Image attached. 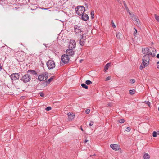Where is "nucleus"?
Listing matches in <instances>:
<instances>
[{
	"mask_svg": "<svg viewBox=\"0 0 159 159\" xmlns=\"http://www.w3.org/2000/svg\"><path fill=\"white\" fill-rule=\"evenodd\" d=\"M46 65L49 69H52L54 68L55 66V62L52 60H49L46 63Z\"/></svg>",
	"mask_w": 159,
	"mask_h": 159,
	"instance_id": "obj_3",
	"label": "nucleus"
},
{
	"mask_svg": "<svg viewBox=\"0 0 159 159\" xmlns=\"http://www.w3.org/2000/svg\"><path fill=\"white\" fill-rule=\"evenodd\" d=\"M74 31L75 34H80L83 32L81 27L78 25H75L74 26Z\"/></svg>",
	"mask_w": 159,
	"mask_h": 159,
	"instance_id": "obj_4",
	"label": "nucleus"
},
{
	"mask_svg": "<svg viewBox=\"0 0 159 159\" xmlns=\"http://www.w3.org/2000/svg\"><path fill=\"white\" fill-rule=\"evenodd\" d=\"M150 60L148 55H144L143 58V64L144 66H147L149 63Z\"/></svg>",
	"mask_w": 159,
	"mask_h": 159,
	"instance_id": "obj_2",
	"label": "nucleus"
},
{
	"mask_svg": "<svg viewBox=\"0 0 159 159\" xmlns=\"http://www.w3.org/2000/svg\"><path fill=\"white\" fill-rule=\"evenodd\" d=\"M41 82L40 85L42 88L47 86L51 82L52 80H39Z\"/></svg>",
	"mask_w": 159,
	"mask_h": 159,
	"instance_id": "obj_7",
	"label": "nucleus"
},
{
	"mask_svg": "<svg viewBox=\"0 0 159 159\" xmlns=\"http://www.w3.org/2000/svg\"><path fill=\"white\" fill-rule=\"evenodd\" d=\"M134 29L135 30L134 31V32L133 33V35L134 36H136V34L137 33V29L134 28Z\"/></svg>",
	"mask_w": 159,
	"mask_h": 159,
	"instance_id": "obj_31",
	"label": "nucleus"
},
{
	"mask_svg": "<svg viewBox=\"0 0 159 159\" xmlns=\"http://www.w3.org/2000/svg\"><path fill=\"white\" fill-rule=\"evenodd\" d=\"M116 36L118 39H120L122 36V34L121 33L118 32L116 34Z\"/></svg>",
	"mask_w": 159,
	"mask_h": 159,
	"instance_id": "obj_22",
	"label": "nucleus"
},
{
	"mask_svg": "<svg viewBox=\"0 0 159 159\" xmlns=\"http://www.w3.org/2000/svg\"><path fill=\"white\" fill-rule=\"evenodd\" d=\"M81 16L83 20L86 21L88 20L89 16L86 14L84 13V14H83Z\"/></svg>",
	"mask_w": 159,
	"mask_h": 159,
	"instance_id": "obj_18",
	"label": "nucleus"
},
{
	"mask_svg": "<svg viewBox=\"0 0 159 159\" xmlns=\"http://www.w3.org/2000/svg\"><path fill=\"white\" fill-rule=\"evenodd\" d=\"M125 9L126 11L127 12L129 13L130 15H131V14L129 10V9L128 7H126V8H125Z\"/></svg>",
	"mask_w": 159,
	"mask_h": 159,
	"instance_id": "obj_26",
	"label": "nucleus"
},
{
	"mask_svg": "<svg viewBox=\"0 0 159 159\" xmlns=\"http://www.w3.org/2000/svg\"><path fill=\"white\" fill-rule=\"evenodd\" d=\"M81 39L80 40V43L81 46L84 45L86 39L85 34H83L81 35Z\"/></svg>",
	"mask_w": 159,
	"mask_h": 159,
	"instance_id": "obj_10",
	"label": "nucleus"
},
{
	"mask_svg": "<svg viewBox=\"0 0 159 159\" xmlns=\"http://www.w3.org/2000/svg\"><path fill=\"white\" fill-rule=\"evenodd\" d=\"M156 57L157 58H159V54H157Z\"/></svg>",
	"mask_w": 159,
	"mask_h": 159,
	"instance_id": "obj_47",
	"label": "nucleus"
},
{
	"mask_svg": "<svg viewBox=\"0 0 159 159\" xmlns=\"http://www.w3.org/2000/svg\"><path fill=\"white\" fill-rule=\"evenodd\" d=\"M125 120L123 119H121L118 120V121L121 123H122L125 122Z\"/></svg>",
	"mask_w": 159,
	"mask_h": 159,
	"instance_id": "obj_28",
	"label": "nucleus"
},
{
	"mask_svg": "<svg viewBox=\"0 0 159 159\" xmlns=\"http://www.w3.org/2000/svg\"><path fill=\"white\" fill-rule=\"evenodd\" d=\"M135 92V91L134 90H130L129 91V93L131 95L134 94Z\"/></svg>",
	"mask_w": 159,
	"mask_h": 159,
	"instance_id": "obj_25",
	"label": "nucleus"
},
{
	"mask_svg": "<svg viewBox=\"0 0 159 159\" xmlns=\"http://www.w3.org/2000/svg\"><path fill=\"white\" fill-rule=\"evenodd\" d=\"M94 11H91V18L92 19L94 18Z\"/></svg>",
	"mask_w": 159,
	"mask_h": 159,
	"instance_id": "obj_30",
	"label": "nucleus"
},
{
	"mask_svg": "<svg viewBox=\"0 0 159 159\" xmlns=\"http://www.w3.org/2000/svg\"><path fill=\"white\" fill-rule=\"evenodd\" d=\"M131 129L130 127H128L125 130L127 132H129L131 130Z\"/></svg>",
	"mask_w": 159,
	"mask_h": 159,
	"instance_id": "obj_32",
	"label": "nucleus"
},
{
	"mask_svg": "<svg viewBox=\"0 0 159 159\" xmlns=\"http://www.w3.org/2000/svg\"><path fill=\"white\" fill-rule=\"evenodd\" d=\"M48 76L47 72L43 73L38 76V80H47Z\"/></svg>",
	"mask_w": 159,
	"mask_h": 159,
	"instance_id": "obj_6",
	"label": "nucleus"
},
{
	"mask_svg": "<svg viewBox=\"0 0 159 159\" xmlns=\"http://www.w3.org/2000/svg\"><path fill=\"white\" fill-rule=\"evenodd\" d=\"M28 73L31 74L32 75H34V77H37L38 76L37 73L34 70H28Z\"/></svg>",
	"mask_w": 159,
	"mask_h": 159,
	"instance_id": "obj_16",
	"label": "nucleus"
},
{
	"mask_svg": "<svg viewBox=\"0 0 159 159\" xmlns=\"http://www.w3.org/2000/svg\"><path fill=\"white\" fill-rule=\"evenodd\" d=\"M143 158L144 159H149L150 156L148 153H145L143 156Z\"/></svg>",
	"mask_w": 159,
	"mask_h": 159,
	"instance_id": "obj_21",
	"label": "nucleus"
},
{
	"mask_svg": "<svg viewBox=\"0 0 159 159\" xmlns=\"http://www.w3.org/2000/svg\"><path fill=\"white\" fill-rule=\"evenodd\" d=\"M145 66H142V65H141L140 66V69L141 70H142L144 67H145Z\"/></svg>",
	"mask_w": 159,
	"mask_h": 159,
	"instance_id": "obj_41",
	"label": "nucleus"
},
{
	"mask_svg": "<svg viewBox=\"0 0 159 159\" xmlns=\"http://www.w3.org/2000/svg\"><path fill=\"white\" fill-rule=\"evenodd\" d=\"M73 49H68L66 51V53L68 56H72L74 54L75 52L73 50Z\"/></svg>",
	"mask_w": 159,
	"mask_h": 159,
	"instance_id": "obj_13",
	"label": "nucleus"
},
{
	"mask_svg": "<svg viewBox=\"0 0 159 159\" xmlns=\"http://www.w3.org/2000/svg\"><path fill=\"white\" fill-rule=\"evenodd\" d=\"M149 48H143L142 49V52L144 54H146L144 55H148L149 56V54H150V53H149Z\"/></svg>",
	"mask_w": 159,
	"mask_h": 159,
	"instance_id": "obj_14",
	"label": "nucleus"
},
{
	"mask_svg": "<svg viewBox=\"0 0 159 159\" xmlns=\"http://www.w3.org/2000/svg\"><path fill=\"white\" fill-rule=\"evenodd\" d=\"M157 134L158 135H159V131H157Z\"/></svg>",
	"mask_w": 159,
	"mask_h": 159,
	"instance_id": "obj_49",
	"label": "nucleus"
},
{
	"mask_svg": "<svg viewBox=\"0 0 159 159\" xmlns=\"http://www.w3.org/2000/svg\"><path fill=\"white\" fill-rule=\"evenodd\" d=\"M61 59L62 61L65 64L67 63L69 61V58L67 55H62Z\"/></svg>",
	"mask_w": 159,
	"mask_h": 159,
	"instance_id": "obj_9",
	"label": "nucleus"
},
{
	"mask_svg": "<svg viewBox=\"0 0 159 159\" xmlns=\"http://www.w3.org/2000/svg\"><path fill=\"white\" fill-rule=\"evenodd\" d=\"M52 109V108L51 107H50V106H49V107H47L46 109H45V110L47 111H49L50 110H51Z\"/></svg>",
	"mask_w": 159,
	"mask_h": 159,
	"instance_id": "obj_34",
	"label": "nucleus"
},
{
	"mask_svg": "<svg viewBox=\"0 0 159 159\" xmlns=\"http://www.w3.org/2000/svg\"><path fill=\"white\" fill-rule=\"evenodd\" d=\"M149 53L150 54H149V56L151 55L152 57H155L156 56V50L155 48L150 47L149 48Z\"/></svg>",
	"mask_w": 159,
	"mask_h": 159,
	"instance_id": "obj_11",
	"label": "nucleus"
},
{
	"mask_svg": "<svg viewBox=\"0 0 159 159\" xmlns=\"http://www.w3.org/2000/svg\"><path fill=\"white\" fill-rule=\"evenodd\" d=\"M67 115L69 121H71L74 119L75 114L73 113L69 112L67 114Z\"/></svg>",
	"mask_w": 159,
	"mask_h": 159,
	"instance_id": "obj_15",
	"label": "nucleus"
},
{
	"mask_svg": "<svg viewBox=\"0 0 159 159\" xmlns=\"http://www.w3.org/2000/svg\"><path fill=\"white\" fill-rule=\"evenodd\" d=\"M110 66V63H108L105 66L104 68V71L106 72V71L108 70L109 67Z\"/></svg>",
	"mask_w": 159,
	"mask_h": 159,
	"instance_id": "obj_20",
	"label": "nucleus"
},
{
	"mask_svg": "<svg viewBox=\"0 0 159 159\" xmlns=\"http://www.w3.org/2000/svg\"><path fill=\"white\" fill-rule=\"evenodd\" d=\"M152 136L154 137H156L157 136V133L155 131H154L152 133Z\"/></svg>",
	"mask_w": 159,
	"mask_h": 159,
	"instance_id": "obj_29",
	"label": "nucleus"
},
{
	"mask_svg": "<svg viewBox=\"0 0 159 159\" xmlns=\"http://www.w3.org/2000/svg\"><path fill=\"white\" fill-rule=\"evenodd\" d=\"M132 20L134 21V24L137 26H139L140 23L139 19L135 16L133 15L131 17Z\"/></svg>",
	"mask_w": 159,
	"mask_h": 159,
	"instance_id": "obj_5",
	"label": "nucleus"
},
{
	"mask_svg": "<svg viewBox=\"0 0 159 159\" xmlns=\"http://www.w3.org/2000/svg\"><path fill=\"white\" fill-rule=\"evenodd\" d=\"M135 82V80H130V83H134Z\"/></svg>",
	"mask_w": 159,
	"mask_h": 159,
	"instance_id": "obj_43",
	"label": "nucleus"
},
{
	"mask_svg": "<svg viewBox=\"0 0 159 159\" xmlns=\"http://www.w3.org/2000/svg\"><path fill=\"white\" fill-rule=\"evenodd\" d=\"M111 79V76H109L107 77L106 78V80H110Z\"/></svg>",
	"mask_w": 159,
	"mask_h": 159,
	"instance_id": "obj_42",
	"label": "nucleus"
},
{
	"mask_svg": "<svg viewBox=\"0 0 159 159\" xmlns=\"http://www.w3.org/2000/svg\"><path fill=\"white\" fill-rule=\"evenodd\" d=\"M108 106H110V104H109V105L108 104Z\"/></svg>",
	"mask_w": 159,
	"mask_h": 159,
	"instance_id": "obj_53",
	"label": "nucleus"
},
{
	"mask_svg": "<svg viewBox=\"0 0 159 159\" xmlns=\"http://www.w3.org/2000/svg\"><path fill=\"white\" fill-rule=\"evenodd\" d=\"M76 44L75 41L74 40H71L69 43L68 48L71 49H74L76 47Z\"/></svg>",
	"mask_w": 159,
	"mask_h": 159,
	"instance_id": "obj_8",
	"label": "nucleus"
},
{
	"mask_svg": "<svg viewBox=\"0 0 159 159\" xmlns=\"http://www.w3.org/2000/svg\"><path fill=\"white\" fill-rule=\"evenodd\" d=\"M110 147L114 150L116 151L118 150L120 148V146L117 144H111L110 145Z\"/></svg>",
	"mask_w": 159,
	"mask_h": 159,
	"instance_id": "obj_17",
	"label": "nucleus"
},
{
	"mask_svg": "<svg viewBox=\"0 0 159 159\" xmlns=\"http://www.w3.org/2000/svg\"><path fill=\"white\" fill-rule=\"evenodd\" d=\"M92 82L90 80H87L85 82V83L87 85H89L92 84Z\"/></svg>",
	"mask_w": 159,
	"mask_h": 159,
	"instance_id": "obj_27",
	"label": "nucleus"
},
{
	"mask_svg": "<svg viewBox=\"0 0 159 159\" xmlns=\"http://www.w3.org/2000/svg\"><path fill=\"white\" fill-rule=\"evenodd\" d=\"M154 16L156 20L159 22V16L157 15V14H154Z\"/></svg>",
	"mask_w": 159,
	"mask_h": 159,
	"instance_id": "obj_24",
	"label": "nucleus"
},
{
	"mask_svg": "<svg viewBox=\"0 0 159 159\" xmlns=\"http://www.w3.org/2000/svg\"><path fill=\"white\" fill-rule=\"evenodd\" d=\"M2 69V67L1 66V64L0 63V70Z\"/></svg>",
	"mask_w": 159,
	"mask_h": 159,
	"instance_id": "obj_46",
	"label": "nucleus"
},
{
	"mask_svg": "<svg viewBox=\"0 0 159 159\" xmlns=\"http://www.w3.org/2000/svg\"><path fill=\"white\" fill-rule=\"evenodd\" d=\"M145 103H146V104H147L150 107V102L148 101H146V102H145Z\"/></svg>",
	"mask_w": 159,
	"mask_h": 159,
	"instance_id": "obj_36",
	"label": "nucleus"
},
{
	"mask_svg": "<svg viewBox=\"0 0 159 159\" xmlns=\"http://www.w3.org/2000/svg\"><path fill=\"white\" fill-rule=\"evenodd\" d=\"M19 76L20 75L18 73H14L11 74V80H18Z\"/></svg>",
	"mask_w": 159,
	"mask_h": 159,
	"instance_id": "obj_12",
	"label": "nucleus"
},
{
	"mask_svg": "<svg viewBox=\"0 0 159 159\" xmlns=\"http://www.w3.org/2000/svg\"><path fill=\"white\" fill-rule=\"evenodd\" d=\"M76 13L79 16H81L84 12L85 9L84 7L82 6H77L75 9Z\"/></svg>",
	"mask_w": 159,
	"mask_h": 159,
	"instance_id": "obj_1",
	"label": "nucleus"
},
{
	"mask_svg": "<svg viewBox=\"0 0 159 159\" xmlns=\"http://www.w3.org/2000/svg\"><path fill=\"white\" fill-rule=\"evenodd\" d=\"M39 94L41 97H44V94L42 92L39 93Z\"/></svg>",
	"mask_w": 159,
	"mask_h": 159,
	"instance_id": "obj_33",
	"label": "nucleus"
},
{
	"mask_svg": "<svg viewBox=\"0 0 159 159\" xmlns=\"http://www.w3.org/2000/svg\"><path fill=\"white\" fill-rule=\"evenodd\" d=\"M81 85L83 88H85V89H88V86L84 84H81Z\"/></svg>",
	"mask_w": 159,
	"mask_h": 159,
	"instance_id": "obj_23",
	"label": "nucleus"
},
{
	"mask_svg": "<svg viewBox=\"0 0 159 159\" xmlns=\"http://www.w3.org/2000/svg\"><path fill=\"white\" fill-rule=\"evenodd\" d=\"M23 82L25 83H26L27 82H28L30 80H22Z\"/></svg>",
	"mask_w": 159,
	"mask_h": 159,
	"instance_id": "obj_45",
	"label": "nucleus"
},
{
	"mask_svg": "<svg viewBox=\"0 0 159 159\" xmlns=\"http://www.w3.org/2000/svg\"><path fill=\"white\" fill-rule=\"evenodd\" d=\"M93 121H91L89 123V125L90 126H91L93 125Z\"/></svg>",
	"mask_w": 159,
	"mask_h": 159,
	"instance_id": "obj_40",
	"label": "nucleus"
},
{
	"mask_svg": "<svg viewBox=\"0 0 159 159\" xmlns=\"http://www.w3.org/2000/svg\"><path fill=\"white\" fill-rule=\"evenodd\" d=\"M88 141V140L85 139V140L84 141V142H85V143H86Z\"/></svg>",
	"mask_w": 159,
	"mask_h": 159,
	"instance_id": "obj_48",
	"label": "nucleus"
},
{
	"mask_svg": "<svg viewBox=\"0 0 159 159\" xmlns=\"http://www.w3.org/2000/svg\"><path fill=\"white\" fill-rule=\"evenodd\" d=\"M111 24H112V27L113 28H115L116 27V26H115V25L114 23V22H113V21H112Z\"/></svg>",
	"mask_w": 159,
	"mask_h": 159,
	"instance_id": "obj_38",
	"label": "nucleus"
},
{
	"mask_svg": "<svg viewBox=\"0 0 159 159\" xmlns=\"http://www.w3.org/2000/svg\"><path fill=\"white\" fill-rule=\"evenodd\" d=\"M54 79H56V78L54 76H52L50 78L48 79V80H53Z\"/></svg>",
	"mask_w": 159,
	"mask_h": 159,
	"instance_id": "obj_39",
	"label": "nucleus"
},
{
	"mask_svg": "<svg viewBox=\"0 0 159 159\" xmlns=\"http://www.w3.org/2000/svg\"><path fill=\"white\" fill-rule=\"evenodd\" d=\"M80 129H81V130L82 131H83V129H82V127H81Z\"/></svg>",
	"mask_w": 159,
	"mask_h": 159,
	"instance_id": "obj_50",
	"label": "nucleus"
},
{
	"mask_svg": "<svg viewBox=\"0 0 159 159\" xmlns=\"http://www.w3.org/2000/svg\"><path fill=\"white\" fill-rule=\"evenodd\" d=\"M157 68L159 69V62H157Z\"/></svg>",
	"mask_w": 159,
	"mask_h": 159,
	"instance_id": "obj_44",
	"label": "nucleus"
},
{
	"mask_svg": "<svg viewBox=\"0 0 159 159\" xmlns=\"http://www.w3.org/2000/svg\"><path fill=\"white\" fill-rule=\"evenodd\" d=\"M123 4H124V7H125V8H126V7H127V5H126V4L125 2V1H124L123 2Z\"/></svg>",
	"mask_w": 159,
	"mask_h": 159,
	"instance_id": "obj_37",
	"label": "nucleus"
},
{
	"mask_svg": "<svg viewBox=\"0 0 159 159\" xmlns=\"http://www.w3.org/2000/svg\"><path fill=\"white\" fill-rule=\"evenodd\" d=\"M158 110L159 111V107H158Z\"/></svg>",
	"mask_w": 159,
	"mask_h": 159,
	"instance_id": "obj_51",
	"label": "nucleus"
},
{
	"mask_svg": "<svg viewBox=\"0 0 159 159\" xmlns=\"http://www.w3.org/2000/svg\"><path fill=\"white\" fill-rule=\"evenodd\" d=\"M90 109H87L85 111V112L87 113V114H89L90 113Z\"/></svg>",
	"mask_w": 159,
	"mask_h": 159,
	"instance_id": "obj_35",
	"label": "nucleus"
},
{
	"mask_svg": "<svg viewBox=\"0 0 159 159\" xmlns=\"http://www.w3.org/2000/svg\"><path fill=\"white\" fill-rule=\"evenodd\" d=\"M108 106H110V104H109V105L108 104Z\"/></svg>",
	"mask_w": 159,
	"mask_h": 159,
	"instance_id": "obj_52",
	"label": "nucleus"
},
{
	"mask_svg": "<svg viewBox=\"0 0 159 159\" xmlns=\"http://www.w3.org/2000/svg\"><path fill=\"white\" fill-rule=\"evenodd\" d=\"M23 78L25 80H30L31 79V75L29 73H27L24 75Z\"/></svg>",
	"mask_w": 159,
	"mask_h": 159,
	"instance_id": "obj_19",
	"label": "nucleus"
}]
</instances>
